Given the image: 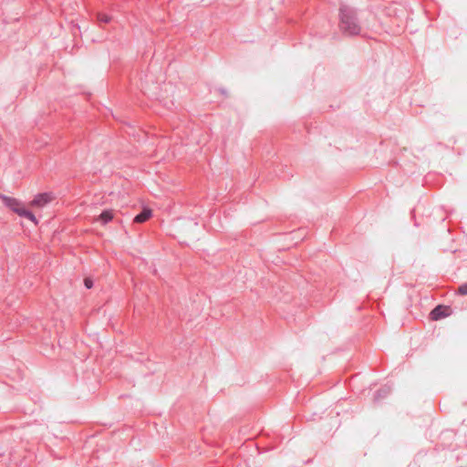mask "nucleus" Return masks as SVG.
Segmentation results:
<instances>
[{
  "label": "nucleus",
  "mask_w": 467,
  "mask_h": 467,
  "mask_svg": "<svg viewBox=\"0 0 467 467\" xmlns=\"http://www.w3.org/2000/svg\"><path fill=\"white\" fill-rule=\"evenodd\" d=\"M18 215L28 219L29 221L33 222L35 224H37V223H38L35 214L31 211L26 209L25 207L23 208V210H21V212Z\"/></svg>",
  "instance_id": "nucleus-7"
},
{
  "label": "nucleus",
  "mask_w": 467,
  "mask_h": 467,
  "mask_svg": "<svg viewBox=\"0 0 467 467\" xmlns=\"http://www.w3.org/2000/svg\"><path fill=\"white\" fill-rule=\"evenodd\" d=\"M429 319L431 322L438 321V306L432 308L429 315Z\"/></svg>",
  "instance_id": "nucleus-9"
},
{
  "label": "nucleus",
  "mask_w": 467,
  "mask_h": 467,
  "mask_svg": "<svg viewBox=\"0 0 467 467\" xmlns=\"http://www.w3.org/2000/svg\"><path fill=\"white\" fill-rule=\"evenodd\" d=\"M53 200L51 192H42L36 194L31 202V205L36 207H44Z\"/></svg>",
  "instance_id": "nucleus-3"
},
{
  "label": "nucleus",
  "mask_w": 467,
  "mask_h": 467,
  "mask_svg": "<svg viewBox=\"0 0 467 467\" xmlns=\"http://www.w3.org/2000/svg\"><path fill=\"white\" fill-rule=\"evenodd\" d=\"M339 28L344 35L357 36L361 32V25L355 8L347 5L339 7Z\"/></svg>",
  "instance_id": "nucleus-1"
},
{
  "label": "nucleus",
  "mask_w": 467,
  "mask_h": 467,
  "mask_svg": "<svg viewBox=\"0 0 467 467\" xmlns=\"http://www.w3.org/2000/svg\"><path fill=\"white\" fill-rule=\"evenodd\" d=\"M84 285L88 289H90L93 286V281L88 277L85 278Z\"/></svg>",
  "instance_id": "nucleus-12"
},
{
  "label": "nucleus",
  "mask_w": 467,
  "mask_h": 467,
  "mask_svg": "<svg viewBox=\"0 0 467 467\" xmlns=\"http://www.w3.org/2000/svg\"><path fill=\"white\" fill-rule=\"evenodd\" d=\"M151 215L152 212L150 208H143L142 211L134 217L133 222L137 223H144L149 220Z\"/></svg>",
  "instance_id": "nucleus-4"
},
{
  "label": "nucleus",
  "mask_w": 467,
  "mask_h": 467,
  "mask_svg": "<svg viewBox=\"0 0 467 467\" xmlns=\"http://www.w3.org/2000/svg\"><path fill=\"white\" fill-rule=\"evenodd\" d=\"M458 292L462 296H467V284L460 285L458 288Z\"/></svg>",
  "instance_id": "nucleus-11"
},
{
  "label": "nucleus",
  "mask_w": 467,
  "mask_h": 467,
  "mask_svg": "<svg viewBox=\"0 0 467 467\" xmlns=\"http://www.w3.org/2000/svg\"><path fill=\"white\" fill-rule=\"evenodd\" d=\"M451 314V309L448 306H440V318L442 317H448Z\"/></svg>",
  "instance_id": "nucleus-10"
},
{
  "label": "nucleus",
  "mask_w": 467,
  "mask_h": 467,
  "mask_svg": "<svg viewBox=\"0 0 467 467\" xmlns=\"http://www.w3.org/2000/svg\"><path fill=\"white\" fill-rule=\"evenodd\" d=\"M0 198L3 201V203L8 207L10 210L19 214L21 210H23L24 205L17 199L13 197H8L3 194H0Z\"/></svg>",
  "instance_id": "nucleus-2"
},
{
  "label": "nucleus",
  "mask_w": 467,
  "mask_h": 467,
  "mask_svg": "<svg viewBox=\"0 0 467 467\" xmlns=\"http://www.w3.org/2000/svg\"><path fill=\"white\" fill-rule=\"evenodd\" d=\"M390 393V388L388 386H384L378 389L374 395V400L379 401L382 399L386 398Z\"/></svg>",
  "instance_id": "nucleus-5"
},
{
  "label": "nucleus",
  "mask_w": 467,
  "mask_h": 467,
  "mask_svg": "<svg viewBox=\"0 0 467 467\" xmlns=\"http://www.w3.org/2000/svg\"><path fill=\"white\" fill-rule=\"evenodd\" d=\"M97 18L99 23L103 24H108L111 21V16L104 13H99Z\"/></svg>",
  "instance_id": "nucleus-8"
},
{
  "label": "nucleus",
  "mask_w": 467,
  "mask_h": 467,
  "mask_svg": "<svg viewBox=\"0 0 467 467\" xmlns=\"http://www.w3.org/2000/svg\"><path fill=\"white\" fill-rule=\"evenodd\" d=\"M113 219V213L111 210H104L99 216L98 220L102 224H107Z\"/></svg>",
  "instance_id": "nucleus-6"
}]
</instances>
